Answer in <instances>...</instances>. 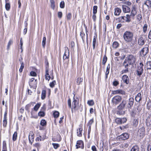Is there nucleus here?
I'll list each match as a JSON object with an SVG mask.
<instances>
[{
    "mask_svg": "<svg viewBox=\"0 0 151 151\" xmlns=\"http://www.w3.org/2000/svg\"><path fill=\"white\" fill-rule=\"evenodd\" d=\"M128 101L125 100H123L122 102L117 107L118 110L116 113L118 115H122L125 114V111L124 110Z\"/></svg>",
    "mask_w": 151,
    "mask_h": 151,
    "instance_id": "obj_1",
    "label": "nucleus"
},
{
    "mask_svg": "<svg viewBox=\"0 0 151 151\" xmlns=\"http://www.w3.org/2000/svg\"><path fill=\"white\" fill-rule=\"evenodd\" d=\"M134 34L132 32L127 31L125 32L123 35L124 40L127 43H130L133 40Z\"/></svg>",
    "mask_w": 151,
    "mask_h": 151,
    "instance_id": "obj_2",
    "label": "nucleus"
},
{
    "mask_svg": "<svg viewBox=\"0 0 151 151\" xmlns=\"http://www.w3.org/2000/svg\"><path fill=\"white\" fill-rule=\"evenodd\" d=\"M129 65H133L134 64L136 60L135 57L132 55L128 56L124 60Z\"/></svg>",
    "mask_w": 151,
    "mask_h": 151,
    "instance_id": "obj_3",
    "label": "nucleus"
},
{
    "mask_svg": "<svg viewBox=\"0 0 151 151\" xmlns=\"http://www.w3.org/2000/svg\"><path fill=\"white\" fill-rule=\"evenodd\" d=\"M144 65L142 62H141L139 63V65H138L137 69L136 70L137 74L138 76H140L143 72V67Z\"/></svg>",
    "mask_w": 151,
    "mask_h": 151,
    "instance_id": "obj_4",
    "label": "nucleus"
},
{
    "mask_svg": "<svg viewBox=\"0 0 151 151\" xmlns=\"http://www.w3.org/2000/svg\"><path fill=\"white\" fill-rule=\"evenodd\" d=\"M122 99V98L121 96H116L112 99V102L114 104L116 105L121 102Z\"/></svg>",
    "mask_w": 151,
    "mask_h": 151,
    "instance_id": "obj_5",
    "label": "nucleus"
},
{
    "mask_svg": "<svg viewBox=\"0 0 151 151\" xmlns=\"http://www.w3.org/2000/svg\"><path fill=\"white\" fill-rule=\"evenodd\" d=\"M129 137V135L128 134L126 133H124L117 137V139L119 140H125L128 139Z\"/></svg>",
    "mask_w": 151,
    "mask_h": 151,
    "instance_id": "obj_6",
    "label": "nucleus"
},
{
    "mask_svg": "<svg viewBox=\"0 0 151 151\" xmlns=\"http://www.w3.org/2000/svg\"><path fill=\"white\" fill-rule=\"evenodd\" d=\"M145 127L143 126H142L141 125L139 129L138 134L141 137H143L145 134Z\"/></svg>",
    "mask_w": 151,
    "mask_h": 151,
    "instance_id": "obj_7",
    "label": "nucleus"
},
{
    "mask_svg": "<svg viewBox=\"0 0 151 151\" xmlns=\"http://www.w3.org/2000/svg\"><path fill=\"white\" fill-rule=\"evenodd\" d=\"M145 69L148 71V73L151 74V61H147L145 65Z\"/></svg>",
    "mask_w": 151,
    "mask_h": 151,
    "instance_id": "obj_8",
    "label": "nucleus"
},
{
    "mask_svg": "<svg viewBox=\"0 0 151 151\" xmlns=\"http://www.w3.org/2000/svg\"><path fill=\"white\" fill-rule=\"evenodd\" d=\"M134 102V99L132 97H130L129 99L128 104L126 106L128 109H131L133 106Z\"/></svg>",
    "mask_w": 151,
    "mask_h": 151,
    "instance_id": "obj_9",
    "label": "nucleus"
},
{
    "mask_svg": "<svg viewBox=\"0 0 151 151\" xmlns=\"http://www.w3.org/2000/svg\"><path fill=\"white\" fill-rule=\"evenodd\" d=\"M69 52L68 48L66 47L65 48V52L63 56V59L64 60H66V59H68L69 58Z\"/></svg>",
    "mask_w": 151,
    "mask_h": 151,
    "instance_id": "obj_10",
    "label": "nucleus"
},
{
    "mask_svg": "<svg viewBox=\"0 0 151 151\" xmlns=\"http://www.w3.org/2000/svg\"><path fill=\"white\" fill-rule=\"evenodd\" d=\"M76 146V149H77L80 148H83L84 147V145L83 141L81 140L78 141L77 142Z\"/></svg>",
    "mask_w": 151,
    "mask_h": 151,
    "instance_id": "obj_11",
    "label": "nucleus"
},
{
    "mask_svg": "<svg viewBox=\"0 0 151 151\" xmlns=\"http://www.w3.org/2000/svg\"><path fill=\"white\" fill-rule=\"evenodd\" d=\"M148 48L145 47L142 49L140 52V54L141 55L145 56L148 52Z\"/></svg>",
    "mask_w": 151,
    "mask_h": 151,
    "instance_id": "obj_12",
    "label": "nucleus"
},
{
    "mask_svg": "<svg viewBox=\"0 0 151 151\" xmlns=\"http://www.w3.org/2000/svg\"><path fill=\"white\" fill-rule=\"evenodd\" d=\"M137 110L136 107H134L130 111V115L132 117H135L137 113Z\"/></svg>",
    "mask_w": 151,
    "mask_h": 151,
    "instance_id": "obj_13",
    "label": "nucleus"
},
{
    "mask_svg": "<svg viewBox=\"0 0 151 151\" xmlns=\"http://www.w3.org/2000/svg\"><path fill=\"white\" fill-rule=\"evenodd\" d=\"M145 38L142 36H141L138 39V44L139 45L142 46L145 43Z\"/></svg>",
    "mask_w": 151,
    "mask_h": 151,
    "instance_id": "obj_14",
    "label": "nucleus"
},
{
    "mask_svg": "<svg viewBox=\"0 0 151 151\" xmlns=\"http://www.w3.org/2000/svg\"><path fill=\"white\" fill-rule=\"evenodd\" d=\"M122 18L123 19V22H129L131 21L130 16L128 14L126 15V16H122Z\"/></svg>",
    "mask_w": 151,
    "mask_h": 151,
    "instance_id": "obj_15",
    "label": "nucleus"
},
{
    "mask_svg": "<svg viewBox=\"0 0 151 151\" xmlns=\"http://www.w3.org/2000/svg\"><path fill=\"white\" fill-rule=\"evenodd\" d=\"M124 91L121 89L112 91V93L114 95L116 94H124Z\"/></svg>",
    "mask_w": 151,
    "mask_h": 151,
    "instance_id": "obj_16",
    "label": "nucleus"
},
{
    "mask_svg": "<svg viewBox=\"0 0 151 151\" xmlns=\"http://www.w3.org/2000/svg\"><path fill=\"white\" fill-rule=\"evenodd\" d=\"M137 14V10L134 5L133 6L131 10V14L129 15L130 16L134 17Z\"/></svg>",
    "mask_w": 151,
    "mask_h": 151,
    "instance_id": "obj_17",
    "label": "nucleus"
},
{
    "mask_svg": "<svg viewBox=\"0 0 151 151\" xmlns=\"http://www.w3.org/2000/svg\"><path fill=\"white\" fill-rule=\"evenodd\" d=\"M45 78L46 80L49 81L51 78V77L49 74V69L48 66L45 67Z\"/></svg>",
    "mask_w": 151,
    "mask_h": 151,
    "instance_id": "obj_18",
    "label": "nucleus"
},
{
    "mask_svg": "<svg viewBox=\"0 0 151 151\" xmlns=\"http://www.w3.org/2000/svg\"><path fill=\"white\" fill-rule=\"evenodd\" d=\"M122 80L124 83L127 84L129 83V78L126 75H123L122 76Z\"/></svg>",
    "mask_w": 151,
    "mask_h": 151,
    "instance_id": "obj_19",
    "label": "nucleus"
},
{
    "mask_svg": "<svg viewBox=\"0 0 151 151\" xmlns=\"http://www.w3.org/2000/svg\"><path fill=\"white\" fill-rule=\"evenodd\" d=\"M34 80H35V79L34 78H32L30 79V81L29 82V85L30 86L32 87H34V86H35L36 87L37 84V79L35 80V82H34L35 83H34V85L32 84V82H33L34 81Z\"/></svg>",
    "mask_w": 151,
    "mask_h": 151,
    "instance_id": "obj_20",
    "label": "nucleus"
},
{
    "mask_svg": "<svg viewBox=\"0 0 151 151\" xmlns=\"http://www.w3.org/2000/svg\"><path fill=\"white\" fill-rule=\"evenodd\" d=\"M122 9L123 11L125 13L129 12L130 11V8L128 6L125 5L122 6Z\"/></svg>",
    "mask_w": 151,
    "mask_h": 151,
    "instance_id": "obj_21",
    "label": "nucleus"
},
{
    "mask_svg": "<svg viewBox=\"0 0 151 151\" xmlns=\"http://www.w3.org/2000/svg\"><path fill=\"white\" fill-rule=\"evenodd\" d=\"M114 10V15L115 16H119L120 13L121 12V9L118 8H116Z\"/></svg>",
    "mask_w": 151,
    "mask_h": 151,
    "instance_id": "obj_22",
    "label": "nucleus"
},
{
    "mask_svg": "<svg viewBox=\"0 0 151 151\" xmlns=\"http://www.w3.org/2000/svg\"><path fill=\"white\" fill-rule=\"evenodd\" d=\"M141 94L140 93H138L137 95L136 96L135 99L136 101L137 102H139L141 100Z\"/></svg>",
    "mask_w": 151,
    "mask_h": 151,
    "instance_id": "obj_23",
    "label": "nucleus"
},
{
    "mask_svg": "<svg viewBox=\"0 0 151 151\" xmlns=\"http://www.w3.org/2000/svg\"><path fill=\"white\" fill-rule=\"evenodd\" d=\"M75 94L73 97V109H75L76 107V102L77 100L75 99Z\"/></svg>",
    "mask_w": 151,
    "mask_h": 151,
    "instance_id": "obj_24",
    "label": "nucleus"
},
{
    "mask_svg": "<svg viewBox=\"0 0 151 151\" xmlns=\"http://www.w3.org/2000/svg\"><path fill=\"white\" fill-rule=\"evenodd\" d=\"M130 151H139V148L138 146L136 145L133 146Z\"/></svg>",
    "mask_w": 151,
    "mask_h": 151,
    "instance_id": "obj_25",
    "label": "nucleus"
},
{
    "mask_svg": "<svg viewBox=\"0 0 151 151\" xmlns=\"http://www.w3.org/2000/svg\"><path fill=\"white\" fill-rule=\"evenodd\" d=\"M46 91L45 90H42L41 94V99L42 100L44 99L46 97Z\"/></svg>",
    "mask_w": 151,
    "mask_h": 151,
    "instance_id": "obj_26",
    "label": "nucleus"
},
{
    "mask_svg": "<svg viewBox=\"0 0 151 151\" xmlns=\"http://www.w3.org/2000/svg\"><path fill=\"white\" fill-rule=\"evenodd\" d=\"M32 103H30L29 104L26 105L25 107V110H27L28 112H29L30 111L29 108L31 107Z\"/></svg>",
    "mask_w": 151,
    "mask_h": 151,
    "instance_id": "obj_27",
    "label": "nucleus"
},
{
    "mask_svg": "<svg viewBox=\"0 0 151 151\" xmlns=\"http://www.w3.org/2000/svg\"><path fill=\"white\" fill-rule=\"evenodd\" d=\"M96 36H94L93 37V50H94L95 47V45L96 43Z\"/></svg>",
    "mask_w": 151,
    "mask_h": 151,
    "instance_id": "obj_28",
    "label": "nucleus"
},
{
    "mask_svg": "<svg viewBox=\"0 0 151 151\" xmlns=\"http://www.w3.org/2000/svg\"><path fill=\"white\" fill-rule=\"evenodd\" d=\"M46 42V37H43L42 42V45L43 47L44 48L45 47V44Z\"/></svg>",
    "mask_w": 151,
    "mask_h": 151,
    "instance_id": "obj_29",
    "label": "nucleus"
},
{
    "mask_svg": "<svg viewBox=\"0 0 151 151\" xmlns=\"http://www.w3.org/2000/svg\"><path fill=\"white\" fill-rule=\"evenodd\" d=\"M17 132H14L13 134L12 137V140L14 141H16L17 139Z\"/></svg>",
    "mask_w": 151,
    "mask_h": 151,
    "instance_id": "obj_30",
    "label": "nucleus"
},
{
    "mask_svg": "<svg viewBox=\"0 0 151 151\" xmlns=\"http://www.w3.org/2000/svg\"><path fill=\"white\" fill-rule=\"evenodd\" d=\"M129 65V64L124 60L123 63L122 65L125 68L128 69Z\"/></svg>",
    "mask_w": 151,
    "mask_h": 151,
    "instance_id": "obj_31",
    "label": "nucleus"
},
{
    "mask_svg": "<svg viewBox=\"0 0 151 151\" xmlns=\"http://www.w3.org/2000/svg\"><path fill=\"white\" fill-rule=\"evenodd\" d=\"M107 58L106 56V55H104V56L103 60H102V64L103 65H105L107 61Z\"/></svg>",
    "mask_w": 151,
    "mask_h": 151,
    "instance_id": "obj_32",
    "label": "nucleus"
},
{
    "mask_svg": "<svg viewBox=\"0 0 151 151\" xmlns=\"http://www.w3.org/2000/svg\"><path fill=\"white\" fill-rule=\"evenodd\" d=\"M147 123L149 124V125L151 126V116H148L146 120Z\"/></svg>",
    "mask_w": 151,
    "mask_h": 151,
    "instance_id": "obj_33",
    "label": "nucleus"
},
{
    "mask_svg": "<svg viewBox=\"0 0 151 151\" xmlns=\"http://www.w3.org/2000/svg\"><path fill=\"white\" fill-rule=\"evenodd\" d=\"M80 36L81 37L82 40L83 42H84V37L85 36V34L83 32V31H81L80 33Z\"/></svg>",
    "mask_w": 151,
    "mask_h": 151,
    "instance_id": "obj_34",
    "label": "nucleus"
},
{
    "mask_svg": "<svg viewBox=\"0 0 151 151\" xmlns=\"http://www.w3.org/2000/svg\"><path fill=\"white\" fill-rule=\"evenodd\" d=\"M34 134L32 132H30L29 136V137H30V139L32 141H34V137L33 135Z\"/></svg>",
    "mask_w": 151,
    "mask_h": 151,
    "instance_id": "obj_35",
    "label": "nucleus"
},
{
    "mask_svg": "<svg viewBox=\"0 0 151 151\" xmlns=\"http://www.w3.org/2000/svg\"><path fill=\"white\" fill-rule=\"evenodd\" d=\"M82 128H80L78 130V132H77V135L78 136L81 137L82 135Z\"/></svg>",
    "mask_w": 151,
    "mask_h": 151,
    "instance_id": "obj_36",
    "label": "nucleus"
},
{
    "mask_svg": "<svg viewBox=\"0 0 151 151\" xmlns=\"http://www.w3.org/2000/svg\"><path fill=\"white\" fill-rule=\"evenodd\" d=\"M13 43V40L12 39H10L9 40V41L8 43V45H7V48L8 50L9 49L10 46H11L12 45V44Z\"/></svg>",
    "mask_w": 151,
    "mask_h": 151,
    "instance_id": "obj_37",
    "label": "nucleus"
},
{
    "mask_svg": "<svg viewBox=\"0 0 151 151\" xmlns=\"http://www.w3.org/2000/svg\"><path fill=\"white\" fill-rule=\"evenodd\" d=\"M53 115L54 118H57L59 116V113L58 111H55L54 112Z\"/></svg>",
    "mask_w": 151,
    "mask_h": 151,
    "instance_id": "obj_38",
    "label": "nucleus"
},
{
    "mask_svg": "<svg viewBox=\"0 0 151 151\" xmlns=\"http://www.w3.org/2000/svg\"><path fill=\"white\" fill-rule=\"evenodd\" d=\"M119 44L117 42H114L112 44V47L114 48H116L119 46Z\"/></svg>",
    "mask_w": 151,
    "mask_h": 151,
    "instance_id": "obj_39",
    "label": "nucleus"
},
{
    "mask_svg": "<svg viewBox=\"0 0 151 151\" xmlns=\"http://www.w3.org/2000/svg\"><path fill=\"white\" fill-rule=\"evenodd\" d=\"M47 122L45 119H42L41 121L40 125L42 126H44L46 125Z\"/></svg>",
    "mask_w": 151,
    "mask_h": 151,
    "instance_id": "obj_40",
    "label": "nucleus"
},
{
    "mask_svg": "<svg viewBox=\"0 0 151 151\" xmlns=\"http://www.w3.org/2000/svg\"><path fill=\"white\" fill-rule=\"evenodd\" d=\"M24 63H23V62H22L21 63V66L19 70V71L20 73H22V72L23 70L24 67Z\"/></svg>",
    "mask_w": 151,
    "mask_h": 151,
    "instance_id": "obj_41",
    "label": "nucleus"
},
{
    "mask_svg": "<svg viewBox=\"0 0 151 151\" xmlns=\"http://www.w3.org/2000/svg\"><path fill=\"white\" fill-rule=\"evenodd\" d=\"M83 79L81 78H78L76 80V83L77 84L79 85L81 82H82Z\"/></svg>",
    "mask_w": 151,
    "mask_h": 151,
    "instance_id": "obj_42",
    "label": "nucleus"
},
{
    "mask_svg": "<svg viewBox=\"0 0 151 151\" xmlns=\"http://www.w3.org/2000/svg\"><path fill=\"white\" fill-rule=\"evenodd\" d=\"M51 7L54 9L55 8V2L54 0H50Z\"/></svg>",
    "mask_w": 151,
    "mask_h": 151,
    "instance_id": "obj_43",
    "label": "nucleus"
},
{
    "mask_svg": "<svg viewBox=\"0 0 151 151\" xmlns=\"http://www.w3.org/2000/svg\"><path fill=\"white\" fill-rule=\"evenodd\" d=\"M88 104L90 106H93L94 104V102L93 100H91L88 101Z\"/></svg>",
    "mask_w": 151,
    "mask_h": 151,
    "instance_id": "obj_44",
    "label": "nucleus"
},
{
    "mask_svg": "<svg viewBox=\"0 0 151 151\" xmlns=\"http://www.w3.org/2000/svg\"><path fill=\"white\" fill-rule=\"evenodd\" d=\"M97 6H93V13L94 14H96L97 12Z\"/></svg>",
    "mask_w": 151,
    "mask_h": 151,
    "instance_id": "obj_45",
    "label": "nucleus"
},
{
    "mask_svg": "<svg viewBox=\"0 0 151 151\" xmlns=\"http://www.w3.org/2000/svg\"><path fill=\"white\" fill-rule=\"evenodd\" d=\"M40 106V105L39 104H37L35 106L34 108V109L35 111H37L38 109L39 108Z\"/></svg>",
    "mask_w": 151,
    "mask_h": 151,
    "instance_id": "obj_46",
    "label": "nucleus"
},
{
    "mask_svg": "<svg viewBox=\"0 0 151 151\" xmlns=\"http://www.w3.org/2000/svg\"><path fill=\"white\" fill-rule=\"evenodd\" d=\"M38 115L39 116L43 117L45 115V113L43 111H40L39 112Z\"/></svg>",
    "mask_w": 151,
    "mask_h": 151,
    "instance_id": "obj_47",
    "label": "nucleus"
},
{
    "mask_svg": "<svg viewBox=\"0 0 151 151\" xmlns=\"http://www.w3.org/2000/svg\"><path fill=\"white\" fill-rule=\"evenodd\" d=\"M137 21L140 22L142 19V16L141 14H138L137 16Z\"/></svg>",
    "mask_w": 151,
    "mask_h": 151,
    "instance_id": "obj_48",
    "label": "nucleus"
},
{
    "mask_svg": "<svg viewBox=\"0 0 151 151\" xmlns=\"http://www.w3.org/2000/svg\"><path fill=\"white\" fill-rule=\"evenodd\" d=\"M116 122L118 124H121V119L120 118H117L115 119Z\"/></svg>",
    "mask_w": 151,
    "mask_h": 151,
    "instance_id": "obj_49",
    "label": "nucleus"
},
{
    "mask_svg": "<svg viewBox=\"0 0 151 151\" xmlns=\"http://www.w3.org/2000/svg\"><path fill=\"white\" fill-rule=\"evenodd\" d=\"M147 25L146 24H145L143 27V32L145 33L147 31Z\"/></svg>",
    "mask_w": 151,
    "mask_h": 151,
    "instance_id": "obj_50",
    "label": "nucleus"
},
{
    "mask_svg": "<svg viewBox=\"0 0 151 151\" xmlns=\"http://www.w3.org/2000/svg\"><path fill=\"white\" fill-rule=\"evenodd\" d=\"M10 3H6L5 8L7 11H9L10 9Z\"/></svg>",
    "mask_w": 151,
    "mask_h": 151,
    "instance_id": "obj_51",
    "label": "nucleus"
},
{
    "mask_svg": "<svg viewBox=\"0 0 151 151\" xmlns=\"http://www.w3.org/2000/svg\"><path fill=\"white\" fill-rule=\"evenodd\" d=\"M44 139V138H42V137L40 135L39 137H37L36 139V141H43Z\"/></svg>",
    "mask_w": 151,
    "mask_h": 151,
    "instance_id": "obj_52",
    "label": "nucleus"
},
{
    "mask_svg": "<svg viewBox=\"0 0 151 151\" xmlns=\"http://www.w3.org/2000/svg\"><path fill=\"white\" fill-rule=\"evenodd\" d=\"M56 84V81H53L50 84V86L51 88H53Z\"/></svg>",
    "mask_w": 151,
    "mask_h": 151,
    "instance_id": "obj_53",
    "label": "nucleus"
},
{
    "mask_svg": "<svg viewBox=\"0 0 151 151\" xmlns=\"http://www.w3.org/2000/svg\"><path fill=\"white\" fill-rule=\"evenodd\" d=\"M122 17V16L119 17L116 19V20L117 21H118L119 22L123 23V20Z\"/></svg>",
    "mask_w": 151,
    "mask_h": 151,
    "instance_id": "obj_54",
    "label": "nucleus"
},
{
    "mask_svg": "<svg viewBox=\"0 0 151 151\" xmlns=\"http://www.w3.org/2000/svg\"><path fill=\"white\" fill-rule=\"evenodd\" d=\"M65 6V2L63 1H61L60 4V7L61 8H64Z\"/></svg>",
    "mask_w": 151,
    "mask_h": 151,
    "instance_id": "obj_55",
    "label": "nucleus"
},
{
    "mask_svg": "<svg viewBox=\"0 0 151 151\" xmlns=\"http://www.w3.org/2000/svg\"><path fill=\"white\" fill-rule=\"evenodd\" d=\"M52 145L55 149H57L59 147V145L58 144L53 143Z\"/></svg>",
    "mask_w": 151,
    "mask_h": 151,
    "instance_id": "obj_56",
    "label": "nucleus"
},
{
    "mask_svg": "<svg viewBox=\"0 0 151 151\" xmlns=\"http://www.w3.org/2000/svg\"><path fill=\"white\" fill-rule=\"evenodd\" d=\"M128 69L125 68V69L122 70L121 72V74L128 73L129 71Z\"/></svg>",
    "mask_w": 151,
    "mask_h": 151,
    "instance_id": "obj_57",
    "label": "nucleus"
},
{
    "mask_svg": "<svg viewBox=\"0 0 151 151\" xmlns=\"http://www.w3.org/2000/svg\"><path fill=\"white\" fill-rule=\"evenodd\" d=\"M33 146L35 147H36L37 149H38L40 147L41 145L39 143H37L33 145Z\"/></svg>",
    "mask_w": 151,
    "mask_h": 151,
    "instance_id": "obj_58",
    "label": "nucleus"
},
{
    "mask_svg": "<svg viewBox=\"0 0 151 151\" xmlns=\"http://www.w3.org/2000/svg\"><path fill=\"white\" fill-rule=\"evenodd\" d=\"M93 122V119H91L89 122L88 124V126L89 127V126H90V127H91V125L92 124Z\"/></svg>",
    "mask_w": 151,
    "mask_h": 151,
    "instance_id": "obj_59",
    "label": "nucleus"
},
{
    "mask_svg": "<svg viewBox=\"0 0 151 151\" xmlns=\"http://www.w3.org/2000/svg\"><path fill=\"white\" fill-rule=\"evenodd\" d=\"M119 82L115 80L113 82V85L114 86H116L119 84Z\"/></svg>",
    "mask_w": 151,
    "mask_h": 151,
    "instance_id": "obj_60",
    "label": "nucleus"
},
{
    "mask_svg": "<svg viewBox=\"0 0 151 151\" xmlns=\"http://www.w3.org/2000/svg\"><path fill=\"white\" fill-rule=\"evenodd\" d=\"M71 18V14L70 13H68L67 16V19L68 20H69Z\"/></svg>",
    "mask_w": 151,
    "mask_h": 151,
    "instance_id": "obj_61",
    "label": "nucleus"
},
{
    "mask_svg": "<svg viewBox=\"0 0 151 151\" xmlns=\"http://www.w3.org/2000/svg\"><path fill=\"white\" fill-rule=\"evenodd\" d=\"M7 124V119H4L3 121V125L4 127H6V126Z\"/></svg>",
    "mask_w": 151,
    "mask_h": 151,
    "instance_id": "obj_62",
    "label": "nucleus"
},
{
    "mask_svg": "<svg viewBox=\"0 0 151 151\" xmlns=\"http://www.w3.org/2000/svg\"><path fill=\"white\" fill-rule=\"evenodd\" d=\"M146 3H147V7H149L150 6H151V1L149 0H147L146 1Z\"/></svg>",
    "mask_w": 151,
    "mask_h": 151,
    "instance_id": "obj_63",
    "label": "nucleus"
},
{
    "mask_svg": "<svg viewBox=\"0 0 151 151\" xmlns=\"http://www.w3.org/2000/svg\"><path fill=\"white\" fill-rule=\"evenodd\" d=\"M147 150L148 151H151V143H150L148 145L147 147Z\"/></svg>",
    "mask_w": 151,
    "mask_h": 151,
    "instance_id": "obj_64",
    "label": "nucleus"
}]
</instances>
